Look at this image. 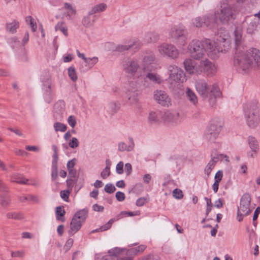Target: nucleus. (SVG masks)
<instances>
[{"instance_id":"nucleus-29","label":"nucleus","mask_w":260,"mask_h":260,"mask_svg":"<svg viewBox=\"0 0 260 260\" xmlns=\"http://www.w3.org/2000/svg\"><path fill=\"white\" fill-rule=\"evenodd\" d=\"M11 181L21 184L33 185L36 184V183L32 182L31 180L26 179L22 175L19 174H14L12 175L11 177Z\"/></svg>"},{"instance_id":"nucleus-16","label":"nucleus","mask_w":260,"mask_h":260,"mask_svg":"<svg viewBox=\"0 0 260 260\" xmlns=\"http://www.w3.org/2000/svg\"><path fill=\"white\" fill-rule=\"evenodd\" d=\"M251 197L249 193H245L241 198L240 206L238 207L239 214L245 215L250 214L253 208L250 207Z\"/></svg>"},{"instance_id":"nucleus-31","label":"nucleus","mask_w":260,"mask_h":260,"mask_svg":"<svg viewBox=\"0 0 260 260\" xmlns=\"http://www.w3.org/2000/svg\"><path fill=\"white\" fill-rule=\"evenodd\" d=\"M162 115L159 111H151L148 115V120L150 124L158 123L162 117Z\"/></svg>"},{"instance_id":"nucleus-24","label":"nucleus","mask_w":260,"mask_h":260,"mask_svg":"<svg viewBox=\"0 0 260 260\" xmlns=\"http://www.w3.org/2000/svg\"><path fill=\"white\" fill-rule=\"evenodd\" d=\"M141 46L140 43L138 41H131L126 44H119L115 47V50L118 52H123L128 50L129 49L135 47L139 49Z\"/></svg>"},{"instance_id":"nucleus-36","label":"nucleus","mask_w":260,"mask_h":260,"mask_svg":"<svg viewBox=\"0 0 260 260\" xmlns=\"http://www.w3.org/2000/svg\"><path fill=\"white\" fill-rule=\"evenodd\" d=\"M247 142L250 149L253 151H258L259 145L257 140L251 136L247 138Z\"/></svg>"},{"instance_id":"nucleus-53","label":"nucleus","mask_w":260,"mask_h":260,"mask_svg":"<svg viewBox=\"0 0 260 260\" xmlns=\"http://www.w3.org/2000/svg\"><path fill=\"white\" fill-rule=\"evenodd\" d=\"M7 216L9 218L16 219H20L22 218V216L21 214H19L15 212H10L7 214Z\"/></svg>"},{"instance_id":"nucleus-17","label":"nucleus","mask_w":260,"mask_h":260,"mask_svg":"<svg viewBox=\"0 0 260 260\" xmlns=\"http://www.w3.org/2000/svg\"><path fill=\"white\" fill-rule=\"evenodd\" d=\"M216 72L215 65L208 59H204L199 62L198 74L204 72L207 75H214Z\"/></svg>"},{"instance_id":"nucleus-56","label":"nucleus","mask_w":260,"mask_h":260,"mask_svg":"<svg viewBox=\"0 0 260 260\" xmlns=\"http://www.w3.org/2000/svg\"><path fill=\"white\" fill-rule=\"evenodd\" d=\"M68 122L72 128H74L77 123L75 117L73 115L70 116L68 118Z\"/></svg>"},{"instance_id":"nucleus-13","label":"nucleus","mask_w":260,"mask_h":260,"mask_svg":"<svg viewBox=\"0 0 260 260\" xmlns=\"http://www.w3.org/2000/svg\"><path fill=\"white\" fill-rule=\"evenodd\" d=\"M141 88L138 87L135 82H129V86L126 91L127 102L129 104L133 105L139 103V96L141 93L140 89Z\"/></svg>"},{"instance_id":"nucleus-22","label":"nucleus","mask_w":260,"mask_h":260,"mask_svg":"<svg viewBox=\"0 0 260 260\" xmlns=\"http://www.w3.org/2000/svg\"><path fill=\"white\" fill-rule=\"evenodd\" d=\"M185 70L189 74H198L199 62L191 59H186L184 61Z\"/></svg>"},{"instance_id":"nucleus-11","label":"nucleus","mask_w":260,"mask_h":260,"mask_svg":"<svg viewBox=\"0 0 260 260\" xmlns=\"http://www.w3.org/2000/svg\"><path fill=\"white\" fill-rule=\"evenodd\" d=\"M159 54L164 57H168L175 59L178 57L179 52L173 44L168 43H161L157 47Z\"/></svg>"},{"instance_id":"nucleus-45","label":"nucleus","mask_w":260,"mask_h":260,"mask_svg":"<svg viewBox=\"0 0 260 260\" xmlns=\"http://www.w3.org/2000/svg\"><path fill=\"white\" fill-rule=\"evenodd\" d=\"M68 75L70 79L74 82L76 81L78 79L75 69L73 67H70L68 69Z\"/></svg>"},{"instance_id":"nucleus-50","label":"nucleus","mask_w":260,"mask_h":260,"mask_svg":"<svg viewBox=\"0 0 260 260\" xmlns=\"http://www.w3.org/2000/svg\"><path fill=\"white\" fill-rule=\"evenodd\" d=\"M173 196L176 199H181L183 197V194L181 190L175 189L173 191Z\"/></svg>"},{"instance_id":"nucleus-54","label":"nucleus","mask_w":260,"mask_h":260,"mask_svg":"<svg viewBox=\"0 0 260 260\" xmlns=\"http://www.w3.org/2000/svg\"><path fill=\"white\" fill-rule=\"evenodd\" d=\"M114 221V219H110L107 223H106L105 225H104L103 226H102L100 228V230L101 231H104L108 230L111 226Z\"/></svg>"},{"instance_id":"nucleus-62","label":"nucleus","mask_w":260,"mask_h":260,"mask_svg":"<svg viewBox=\"0 0 260 260\" xmlns=\"http://www.w3.org/2000/svg\"><path fill=\"white\" fill-rule=\"evenodd\" d=\"M24 254L25 253L24 251H12L11 252L12 257H22L24 256Z\"/></svg>"},{"instance_id":"nucleus-52","label":"nucleus","mask_w":260,"mask_h":260,"mask_svg":"<svg viewBox=\"0 0 260 260\" xmlns=\"http://www.w3.org/2000/svg\"><path fill=\"white\" fill-rule=\"evenodd\" d=\"M110 174V165H107L105 169L101 172V177L105 179L107 178Z\"/></svg>"},{"instance_id":"nucleus-39","label":"nucleus","mask_w":260,"mask_h":260,"mask_svg":"<svg viewBox=\"0 0 260 260\" xmlns=\"http://www.w3.org/2000/svg\"><path fill=\"white\" fill-rule=\"evenodd\" d=\"M217 42L218 44H219V46L221 47L222 45L223 47H221L222 50H221V52H226L230 48V43L228 39L220 37L217 39Z\"/></svg>"},{"instance_id":"nucleus-18","label":"nucleus","mask_w":260,"mask_h":260,"mask_svg":"<svg viewBox=\"0 0 260 260\" xmlns=\"http://www.w3.org/2000/svg\"><path fill=\"white\" fill-rule=\"evenodd\" d=\"M154 99L158 104L163 106L168 107L172 105L171 98L165 91L161 90L155 91Z\"/></svg>"},{"instance_id":"nucleus-9","label":"nucleus","mask_w":260,"mask_h":260,"mask_svg":"<svg viewBox=\"0 0 260 260\" xmlns=\"http://www.w3.org/2000/svg\"><path fill=\"white\" fill-rule=\"evenodd\" d=\"M223 125V120L215 118L210 123L204 133L205 138L210 141H214L219 136Z\"/></svg>"},{"instance_id":"nucleus-6","label":"nucleus","mask_w":260,"mask_h":260,"mask_svg":"<svg viewBox=\"0 0 260 260\" xmlns=\"http://www.w3.org/2000/svg\"><path fill=\"white\" fill-rule=\"evenodd\" d=\"M168 36L179 47H184L188 40V31L183 25H174L168 29Z\"/></svg>"},{"instance_id":"nucleus-3","label":"nucleus","mask_w":260,"mask_h":260,"mask_svg":"<svg viewBox=\"0 0 260 260\" xmlns=\"http://www.w3.org/2000/svg\"><path fill=\"white\" fill-rule=\"evenodd\" d=\"M243 112L247 126L250 128L256 127L260 122L258 102L256 100L247 101L243 105Z\"/></svg>"},{"instance_id":"nucleus-20","label":"nucleus","mask_w":260,"mask_h":260,"mask_svg":"<svg viewBox=\"0 0 260 260\" xmlns=\"http://www.w3.org/2000/svg\"><path fill=\"white\" fill-rule=\"evenodd\" d=\"M255 69H260V51L256 48H251L247 51Z\"/></svg>"},{"instance_id":"nucleus-32","label":"nucleus","mask_w":260,"mask_h":260,"mask_svg":"<svg viewBox=\"0 0 260 260\" xmlns=\"http://www.w3.org/2000/svg\"><path fill=\"white\" fill-rule=\"evenodd\" d=\"M185 94L187 99L194 106H197L198 104V99L194 91L187 88L185 91Z\"/></svg>"},{"instance_id":"nucleus-38","label":"nucleus","mask_w":260,"mask_h":260,"mask_svg":"<svg viewBox=\"0 0 260 260\" xmlns=\"http://www.w3.org/2000/svg\"><path fill=\"white\" fill-rule=\"evenodd\" d=\"M146 248V246L144 245H141L138 247L132 248L127 250V255L131 256H134L139 253L144 251Z\"/></svg>"},{"instance_id":"nucleus-48","label":"nucleus","mask_w":260,"mask_h":260,"mask_svg":"<svg viewBox=\"0 0 260 260\" xmlns=\"http://www.w3.org/2000/svg\"><path fill=\"white\" fill-rule=\"evenodd\" d=\"M10 203L9 197L7 196H3L0 197V203L3 206H7Z\"/></svg>"},{"instance_id":"nucleus-12","label":"nucleus","mask_w":260,"mask_h":260,"mask_svg":"<svg viewBox=\"0 0 260 260\" xmlns=\"http://www.w3.org/2000/svg\"><path fill=\"white\" fill-rule=\"evenodd\" d=\"M87 215V211L85 209L80 210L75 213L70 223V230L69 231L70 235H73L80 230L85 221Z\"/></svg>"},{"instance_id":"nucleus-2","label":"nucleus","mask_w":260,"mask_h":260,"mask_svg":"<svg viewBox=\"0 0 260 260\" xmlns=\"http://www.w3.org/2000/svg\"><path fill=\"white\" fill-rule=\"evenodd\" d=\"M196 90L204 99H208L212 106L215 103V99L221 96L219 88L215 84L211 85L204 80H199L195 84Z\"/></svg>"},{"instance_id":"nucleus-58","label":"nucleus","mask_w":260,"mask_h":260,"mask_svg":"<svg viewBox=\"0 0 260 260\" xmlns=\"http://www.w3.org/2000/svg\"><path fill=\"white\" fill-rule=\"evenodd\" d=\"M115 189V186L111 184H107L105 186V191L109 193L113 192Z\"/></svg>"},{"instance_id":"nucleus-59","label":"nucleus","mask_w":260,"mask_h":260,"mask_svg":"<svg viewBox=\"0 0 260 260\" xmlns=\"http://www.w3.org/2000/svg\"><path fill=\"white\" fill-rule=\"evenodd\" d=\"M115 197L117 200L119 202H122L125 198V194L121 191H117L116 193Z\"/></svg>"},{"instance_id":"nucleus-14","label":"nucleus","mask_w":260,"mask_h":260,"mask_svg":"<svg viewBox=\"0 0 260 260\" xmlns=\"http://www.w3.org/2000/svg\"><path fill=\"white\" fill-rule=\"evenodd\" d=\"M204 43L206 52H207L209 56L213 58H216L222 50L221 47L219 46L217 41L214 42L210 40H204Z\"/></svg>"},{"instance_id":"nucleus-51","label":"nucleus","mask_w":260,"mask_h":260,"mask_svg":"<svg viewBox=\"0 0 260 260\" xmlns=\"http://www.w3.org/2000/svg\"><path fill=\"white\" fill-rule=\"evenodd\" d=\"M123 249L116 247L109 250V253L110 256H118L121 252Z\"/></svg>"},{"instance_id":"nucleus-43","label":"nucleus","mask_w":260,"mask_h":260,"mask_svg":"<svg viewBox=\"0 0 260 260\" xmlns=\"http://www.w3.org/2000/svg\"><path fill=\"white\" fill-rule=\"evenodd\" d=\"M53 127L56 132H64L67 129V125L60 122H55L54 123Z\"/></svg>"},{"instance_id":"nucleus-41","label":"nucleus","mask_w":260,"mask_h":260,"mask_svg":"<svg viewBox=\"0 0 260 260\" xmlns=\"http://www.w3.org/2000/svg\"><path fill=\"white\" fill-rule=\"evenodd\" d=\"M234 37L236 45H238L242 40V30L241 27H236L234 32Z\"/></svg>"},{"instance_id":"nucleus-37","label":"nucleus","mask_w":260,"mask_h":260,"mask_svg":"<svg viewBox=\"0 0 260 260\" xmlns=\"http://www.w3.org/2000/svg\"><path fill=\"white\" fill-rule=\"evenodd\" d=\"M205 25L203 18L201 16H197L191 20L190 26L196 28H201Z\"/></svg>"},{"instance_id":"nucleus-40","label":"nucleus","mask_w":260,"mask_h":260,"mask_svg":"<svg viewBox=\"0 0 260 260\" xmlns=\"http://www.w3.org/2000/svg\"><path fill=\"white\" fill-rule=\"evenodd\" d=\"M19 26V22L16 20H13L11 22L7 23L6 24V30L10 33L14 34L16 32L17 28Z\"/></svg>"},{"instance_id":"nucleus-4","label":"nucleus","mask_w":260,"mask_h":260,"mask_svg":"<svg viewBox=\"0 0 260 260\" xmlns=\"http://www.w3.org/2000/svg\"><path fill=\"white\" fill-rule=\"evenodd\" d=\"M247 52L237 50L234 58V65L238 72L243 74H248L252 69H255L252 59Z\"/></svg>"},{"instance_id":"nucleus-60","label":"nucleus","mask_w":260,"mask_h":260,"mask_svg":"<svg viewBox=\"0 0 260 260\" xmlns=\"http://www.w3.org/2000/svg\"><path fill=\"white\" fill-rule=\"evenodd\" d=\"M158 255L149 254L144 256L141 260H158Z\"/></svg>"},{"instance_id":"nucleus-63","label":"nucleus","mask_w":260,"mask_h":260,"mask_svg":"<svg viewBox=\"0 0 260 260\" xmlns=\"http://www.w3.org/2000/svg\"><path fill=\"white\" fill-rule=\"evenodd\" d=\"M9 43L11 44L12 47L13 48L15 47L16 46L20 44L19 41L15 37H13L10 39L9 40Z\"/></svg>"},{"instance_id":"nucleus-42","label":"nucleus","mask_w":260,"mask_h":260,"mask_svg":"<svg viewBox=\"0 0 260 260\" xmlns=\"http://www.w3.org/2000/svg\"><path fill=\"white\" fill-rule=\"evenodd\" d=\"M66 213L64 208L62 206H58L56 207L55 210L56 218L57 220L62 222L64 221V216Z\"/></svg>"},{"instance_id":"nucleus-23","label":"nucleus","mask_w":260,"mask_h":260,"mask_svg":"<svg viewBox=\"0 0 260 260\" xmlns=\"http://www.w3.org/2000/svg\"><path fill=\"white\" fill-rule=\"evenodd\" d=\"M64 104L63 102H57L54 106L53 117L56 120H61L63 118Z\"/></svg>"},{"instance_id":"nucleus-64","label":"nucleus","mask_w":260,"mask_h":260,"mask_svg":"<svg viewBox=\"0 0 260 260\" xmlns=\"http://www.w3.org/2000/svg\"><path fill=\"white\" fill-rule=\"evenodd\" d=\"M146 203V199L145 198H140L137 201L136 204L138 207H141Z\"/></svg>"},{"instance_id":"nucleus-49","label":"nucleus","mask_w":260,"mask_h":260,"mask_svg":"<svg viewBox=\"0 0 260 260\" xmlns=\"http://www.w3.org/2000/svg\"><path fill=\"white\" fill-rule=\"evenodd\" d=\"M69 146L73 149H75L79 146V141L76 138H73L69 142Z\"/></svg>"},{"instance_id":"nucleus-47","label":"nucleus","mask_w":260,"mask_h":260,"mask_svg":"<svg viewBox=\"0 0 260 260\" xmlns=\"http://www.w3.org/2000/svg\"><path fill=\"white\" fill-rule=\"evenodd\" d=\"M19 58L23 62H27L28 60V57L27 52L24 48H22L21 52L18 54Z\"/></svg>"},{"instance_id":"nucleus-55","label":"nucleus","mask_w":260,"mask_h":260,"mask_svg":"<svg viewBox=\"0 0 260 260\" xmlns=\"http://www.w3.org/2000/svg\"><path fill=\"white\" fill-rule=\"evenodd\" d=\"M75 164H67V168L69 174L71 176H74L76 174V170L74 169Z\"/></svg>"},{"instance_id":"nucleus-8","label":"nucleus","mask_w":260,"mask_h":260,"mask_svg":"<svg viewBox=\"0 0 260 260\" xmlns=\"http://www.w3.org/2000/svg\"><path fill=\"white\" fill-rule=\"evenodd\" d=\"M122 66L123 71L133 77V80L131 82L136 83L137 75L140 72L143 71V69L140 68L139 60L134 58H126L123 60Z\"/></svg>"},{"instance_id":"nucleus-33","label":"nucleus","mask_w":260,"mask_h":260,"mask_svg":"<svg viewBox=\"0 0 260 260\" xmlns=\"http://www.w3.org/2000/svg\"><path fill=\"white\" fill-rule=\"evenodd\" d=\"M107 5L105 3H99L92 6L89 11L94 15L104 12L107 9Z\"/></svg>"},{"instance_id":"nucleus-5","label":"nucleus","mask_w":260,"mask_h":260,"mask_svg":"<svg viewBox=\"0 0 260 260\" xmlns=\"http://www.w3.org/2000/svg\"><path fill=\"white\" fill-rule=\"evenodd\" d=\"M136 79L138 87H150L154 84H159L162 82V79L159 75L152 72L145 73V70L140 72Z\"/></svg>"},{"instance_id":"nucleus-57","label":"nucleus","mask_w":260,"mask_h":260,"mask_svg":"<svg viewBox=\"0 0 260 260\" xmlns=\"http://www.w3.org/2000/svg\"><path fill=\"white\" fill-rule=\"evenodd\" d=\"M57 167L56 164H53L52 166V179L55 180L57 177Z\"/></svg>"},{"instance_id":"nucleus-44","label":"nucleus","mask_w":260,"mask_h":260,"mask_svg":"<svg viewBox=\"0 0 260 260\" xmlns=\"http://www.w3.org/2000/svg\"><path fill=\"white\" fill-rule=\"evenodd\" d=\"M55 30H60L65 36H68V28L63 22H58L55 27Z\"/></svg>"},{"instance_id":"nucleus-25","label":"nucleus","mask_w":260,"mask_h":260,"mask_svg":"<svg viewBox=\"0 0 260 260\" xmlns=\"http://www.w3.org/2000/svg\"><path fill=\"white\" fill-rule=\"evenodd\" d=\"M129 144H127L123 142H119L117 144V149L120 152H131L134 150L135 144L132 138H129Z\"/></svg>"},{"instance_id":"nucleus-28","label":"nucleus","mask_w":260,"mask_h":260,"mask_svg":"<svg viewBox=\"0 0 260 260\" xmlns=\"http://www.w3.org/2000/svg\"><path fill=\"white\" fill-rule=\"evenodd\" d=\"M98 60L97 57H93L92 58L88 57L85 59L84 64L86 68H84L83 65H81L79 70L82 72H86L88 69H91L98 62Z\"/></svg>"},{"instance_id":"nucleus-1","label":"nucleus","mask_w":260,"mask_h":260,"mask_svg":"<svg viewBox=\"0 0 260 260\" xmlns=\"http://www.w3.org/2000/svg\"><path fill=\"white\" fill-rule=\"evenodd\" d=\"M167 79L168 87L174 93L180 94L183 93V83L185 80L183 71L176 65L171 64L168 68Z\"/></svg>"},{"instance_id":"nucleus-19","label":"nucleus","mask_w":260,"mask_h":260,"mask_svg":"<svg viewBox=\"0 0 260 260\" xmlns=\"http://www.w3.org/2000/svg\"><path fill=\"white\" fill-rule=\"evenodd\" d=\"M156 60V57L153 51L146 50L142 55V69L145 70L147 67L153 63Z\"/></svg>"},{"instance_id":"nucleus-10","label":"nucleus","mask_w":260,"mask_h":260,"mask_svg":"<svg viewBox=\"0 0 260 260\" xmlns=\"http://www.w3.org/2000/svg\"><path fill=\"white\" fill-rule=\"evenodd\" d=\"M187 50L190 56L195 59H199L205 54L206 49L204 41L192 40L187 46Z\"/></svg>"},{"instance_id":"nucleus-26","label":"nucleus","mask_w":260,"mask_h":260,"mask_svg":"<svg viewBox=\"0 0 260 260\" xmlns=\"http://www.w3.org/2000/svg\"><path fill=\"white\" fill-rule=\"evenodd\" d=\"M203 18L206 26L210 28H212L213 24L216 23L218 19L216 11L214 14L208 13L206 14Z\"/></svg>"},{"instance_id":"nucleus-27","label":"nucleus","mask_w":260,"mask_h":260,"mask_svg":"<svg viewBox=\"0 0 260 260\" xmlns=\"http://www.w3.org/2000/svg\"><path fill=\"white\" fill-rule=\"evenodd\" d=\"M95 21V15L89 11L87 14L83 17L82 19V24L84 27L89 28L93 26Z\"/></svg>"},{"instance_id":"nucleus-35","label":"nucleus","mask_w":260,"mask_h":260,"mask_svg":"<svg viewBox=\"0 0 260 260\" xmlns=\"http://www.w3.org/2000/svg\"><path fill=\"white\" fill-rule=\"evenodd\" d=\"M258 20L254 18L249 20L247 27V32L250 34H255L257 31Z\"/></svg>"},{"instance_id":"nucleus-15","label":"nucleus","mask_w":260,"mask_h":260,"mask_svg":"<svg viewBox=\"0 0 260 260\" xmlns=\"http://www.w3.org/2000/svg\"><path fill=\"white\" fill-rule=\"evenodd\" d=\"M162 118L166 122L176 125L181 122L183 115L176 111H167L163 114Z\"/></svg>"},{"instance_id":"nucleus-7","label":"nucleus","mask_w":260,"mask_h":260,"mask_svg":"<svg viewBox=\"0 0 260 260\" xmlns=\"http://www.w3.org/2000/svg\"><path fill=\"white\" fill-rule=\"evenodd\" d=\"M216 14L222 24H228L234 19L235 10L226 1H222L217 6Z\"/></svg>"},{"instance_id":"nucleus-61","label":"nucleus","mask_w":260,"mask_h":260,"mask_svg":"<svg viewBox=\"0 0 260 260\" xmlns=\"http://www.w3.org/2000/svg\"><path fill=\"white\" fill-rule=\"evenodd\" d=\"M70 193V191L69 190H64L60 191V194L61 198L63 199L64 201H67V200L69 198V194Z\"/></svg>"},{"instance_id":"nucleus-46","label":"nucleus","mask_w":260,"mask_h":260,"mask_svg":"<svg viewBox=\"0 0 260 260\" xmlns=\"http://www.w3.org/2000/svg\"><path fill=\"white\" fill-rule=\"evenodd\" d=\"M26 21L29 23L32 30L33 31H35L37 26L34 19L32 17L29 16L26 17Z\"/></svg>"},{"instance_id":"nucleus-34","label":"nucleus","mask_w":260,"mask_h":260,"mask_svg":"<svg viewBox=\"0 0 260 260\" xmlns=\"http://www.w3.org/2000/svg\"><path fill=\"white\" fill-rule=\"evenodd\" d=\"M159 39V36L155 32H148L144 37L145 41L148 43H154Z\"/></svg>"},{"instance_id":"nucleus-30","label":"nucleus","mask_w":260,"mask_h":260,"mask_svg":"<svg viewBox=\"0 0 260 260\" xmlns=\"http://www.w3.org/2000/svg\"><path fill=\"white\" fill-rule=\"evenodd\" d=\"M62 10L66 11L64 15L68 20H72L73 18V17L76 14V10L75 7L68 3L64 4Z\"/></svg>"},{"instance_id":"nucleus-21","label":"nucleus","mask_w":260,"mask_h":260,"mask_svg":"<svg viewBox=\"0 0 260 260\" xmlns=\"http://www.w3.org/2000/svg\"><path fill=\"white\" fill-rule=\"evenodd\" d=\"M231 159L229 156L225 154L220 153L216 150L211 153V160L210 162H229Z\"/></svg>"}]
</instances>
